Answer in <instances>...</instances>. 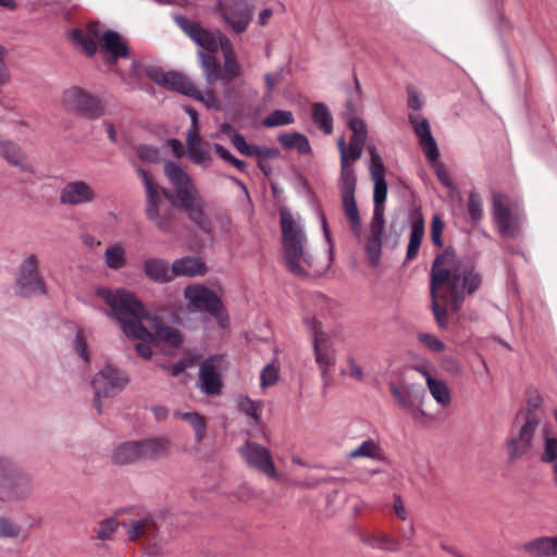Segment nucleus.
Wrapping results in <instances>:
<instances>
[{"instance_id":"nucleus-1","label":"nucleus","mask_w":557,"mask_h":557,"mask_svg":"<svg viewBox=\"0 0 557 557\" xmlns=\"http://www.w3.org/2000/svg\"><path fill=\"white\" fill-rule=\"evenodd\" d=\"M482 276L473 265L457 258L455 251L445 249L438 255L431 268L430 293L432 311L441 329L447 326L448 309L458 313L467 295L480 288Z\"/></svg>"},{"instance_id":"nucleus-2","label":"nucleus","mask_w":557,"mask_h":557,"mask_svg":"<svg viewBox=\"0 0 557 557\" xmlns=\"http://www.w3.org/2000/svg\"><path fill=\"white\" fill-rule=\"evenodd\" d=\"M97 295L110 307L112 315L120 322L124 334L137 339L151 338L152 334L143 325L150 315L145 305L132 292L117 288H98Z\"/></svg>"},{"instance_id":"nucleus-3","label":"nucleus","mask_w":557,"mask_h":557,"mask_svg":"<svg viewBox=\"0 0 557 557\" xmlns=\"http://www.w3.org/2000/svg\"><path fill=\"white\" fill-rule=\"evenodd\" d=\"M164 174L174 188L173 205L184 210L188 219L203 233L211 232V221L205 213V201L190 175L178 164L166 161Z\"/></svg>"},{"instance_id":"nucleus-4","label":"nucleus","mask_w":557,"mask_h":557,"mask_svg":"<svg viewBox=\"0 0 557 557\" xmlns=\"http://www.w3.org/2000/svg\"><path fill=\"white\" fill-rule=\"evenodd\" d=\"M71 39L88 58L94 57L100 49L106 62L111 66L115 65L117 60L129 55L128 45L122 36L115 30L102 33L98 22H89L84 28L73 29Z\"/></svg>"},{"instance_id":"nucleus-5","label":"nucleus","mask_w":557,"mask_h":557,"mask_svg":"<svg viewBox=\"0 0 557 557\" xmlns=\"http://www.w3.org/2000/svg\"><path fill=\"white\" fill-rule=\"evenodd\" d=\"M283 260L290 273L306 276L312 267V257L306 248L307 237L300 223L287 208L280 210Z\"/></svg>"},{"instance_id":"nucleus-6","label":"nucleus","mask_w":557,"mask_h":557,"mask_svg":"<svg viewBox=\"0 0 557 557\" xmlns=\"http://www.w3.org/2000/svg\"><path fill=\"white\" fill-rule=\"evenodd\" d=\"M137 173L146 188V207L147 218L154 223L157 228L163 233L173 231L174 214L170 208L161 209L163 198L169 199L173 203V194L160 187L152 176L143 168L137 169Z\"/></svg>"},{"instance_id":"nucleus-7","label":"nucleus","mask_w":557,"mask_h":557,"mask_svg":"<svg viewBox=\"0 0 557 557\" xmlns=\"http://www.w3.org/2000/svg\"><path fill=\"white\" fill-rule=\"evenodd\" d=\"M302 322L312 339L314 361L321 372L323 385L327 386L331 381L330 372L336 364V349L331 336L322 330V324L315 317L308 314Z\"/></svg>"},{"instance_id":"nucleus-8","label":"nucleus","mask_w":557,"mask_h":557,"mask_svg":"<svg viewBox=\"0 0 557 557\" xmlns=\"http://www.w3.org/2000/svg\"><path fill=\"white\" fill-rule=\"evenodd\" d=\"M184 295L188 300V309L190 311L208 312L216 320L221 329L228 326L230 320L224 305L213 290L203 285L195 284L187 286Z\"/></svg>"},{"instance_id":"nucleus-9","label":"nucleus","mask_w":557,"mask_h":557,"mask_svg":"<svg viewBox=\"0 0 557 557\" xmlns=\"http://www.w3.org/2000/svg\"><path fill=\"white\" fill-rule=\"evenodd\" d=\"M32 490L30 478L18 472L10 461L0 458V499H22L27 497Z\"/></svg>"},{"instance_id":"nucleus-10","label":"nucleus","mask_w":557,"mask_h":557,"mask_svg":"<svg viewBox=\"0 0 557 557\" xmlns=\"http://www.w3.org/2000/svg\"><path fill=\"white\" fill-rule=\"evenodd\" d=\"M62 103L67 111L88 120H96L104 113V103L102 100L77 86L64 90Z\"/></svg>"},{"instance_id":"nucleus-11","label":"nucleus","mask_w":557,"mask_h":557,"mask_svg":"<svg viewBox=\"0 0 557 557\" xmlns=\"http://www.w3.org/2000/svg\"><path fill=\"white\" fill-rule=\"evenodd\" d=\"M492 215L502 236L513 238L520 231V215L513 210L510 198L502 193L492 194Z\"/></svg>"},{"instance_id":"nucleus-12","label":"nucleus","mask_w":557,"mask_h":557,"mask_svg":"<svg viewBox=\"0 0 557 557\" xmlns=\"http://www.w3.org/2000/svg\"><path fill=\"white\" fill-rule=\"evenodd\" d=\"M91 384L95 389L92 404L98 413H101L100 398L114 397L120 394L128 384V377L122 370L113 366H107L95 375Z\"/></svg>"},{"instance_id":"nucleus-13","label":"nucleus","mask_w":557,"mask_h":557,"mask_svg":"<svg viewBox=\"0 0 557 557\" xmlns=\"http://www.w3.org/2000/svg\"><path fill=\"white\" fill-rule=\"evenodd\" d=\"M121 525L125 529L128 540L141 543L147 553L157 555L161 547L159 545V530L152 516L123 521Z\"/></svg>"},{"instance_id":"nucleus-14","label":"nucleus","mask_w":557,"mask_h":557,"mask_svg":"<svg viewBox=\"0 0 557 557\" xmlns=\"http://www.w3.org/2000/svg\"><path fill=\"white\" fill-rule=\"evenodd\" d=\"M214 11L221 14L236 34L247 30L253 14V8L248 0H219Z\"/></svg>"},{"instance_id":"nucleus-15","label":"nucleus","mask_w":557,"mask_h":557,"mask_svg":"<svg viewBox=\"0 0 557 557\" xmlns=\"http://www.w3.org/2000/svg\"><path fill=\"white\" fill-rule=\"evenodd\" d=\"M238 453L248 467L259 471L268 478L275 479L277 471L270 450L252 441H247Z\"/></svg>"},{"instance_id":"nucleus-16","label":"nucleus","mask_w":557,"mask_h":557,"mask_svg":"<svg viewBox=\"0 0 557 557\" xmlns=\"http://www.w3.org/2000/svg\"><path fill=\"white\" fill-rule=\"evenodd\" d=\"M38 258L29 255L21 264L16 280V293L22 296L45 293V283L38 270Z\"/></svg>"},{"instance_id":"nucleus-17","label":"nucleus","mask_w":557,"mask_h":557,"mask_svg":"<svg viewBox=\"0 0 557 557\" xmlns=\"http://www.w3.org/2000/svg\"><path fill=\"white\" fill-rule=\"evenodd\" d=\"M540 420L534 412H528L523 416V423L518 434L508 441L507 450L511 460L521 458L530 450Z\"/></svg>"},{"instance_id":"nucleus-18","label":"nucleus","mask_w":557,"mask_h":557,"mask_svg":"<svg viewBox=\"0 0 557 557\" xmlns=\"http://www.w3.org/2000/svg\"><path fill=\"white\" fill-rule=\"evenodd\" d=\"M356 185V176L349 177V175H346V178H339L343 211L346 218L348 219L350 231L352 232V234L356 236H360L361 220L357 202L355 199Z\"/></svg>"},{"instance_id":"nucleus-19","label":"nucleus","mask_w":557,"mask_h":557,"mask_svg":"<svg viewBox=\"0 0 557 557\" xmlns=\"http://www.w3.org/2000/svg\"><path fill=\"white\" fill-rule=\"evenodd\" d=\"M147 76L156 84L186 96H197L199 89L183 74L165 72L159 67H149Z\"/></svg>"},{"instance_id":"nucleus-20","label":"nucleus","mask_w":557,"mask_h":557,"mask_svg":"<svg viewBox=\"0 0 557 557\" xmlns=\"http://www.w3.org/2000/svg\"><path fill=\"white\" fill-rule=\"evenodd\" d=\"M388 387L394 400L400 408L412 414L423 412L420 407L425 397V389L422 386L406 384L398 387L395 383H389Z\"/></svg>"},{"instance_id":"nucleus-21","label":"nucleus","mask_w":557,"mask_h":557,"mask_svg":"<svg viewBox=\"0 0 557 557\" xmlns=\"http://www.w3.org/2000/svg\"><path fill=\"white\" fill-rule=\"evenodd\" d=\"M176 23L194 42L208 51V53L218 51L219 39L212 32L202 27L199 23L184 16L176 17Z\"/></svg>"},{"instance_id":"nucleus-22","label":"nucleus","mask_w":557,"mask_h":557,"mask_svg":"<svg viewBox=\"0 0 557 557\" xmlns=\"http://www.w3.org/2000/svg\"><path fill=\"white\" fill-rule=\"evenodd\" d=\"M409 122L413 127L414 134L419 139V145L430 162H434L440 157L437 144L432 136L429 121L417 114L409 115Z\"/></svg>"},{"instance_id":"nucleus-23","label":"nucleus","mask_w":557,"mask_h":557,"mask_svg":"<svg viewBox=\"0 0 557 557\" xmlns=\"http://www.w3.org/2000/svg\"><path fill=\"white\" fill-rule=\"evenodd\" d=\"M97 194L85 181H71L60 191V202L69 206H81L95 201Z\"/></svg>"},{"instance_id":"nucleus-24","label":"nucleus","mask_w":557,"mask_h":557,"mask_svg":"<svg viewBox=\"0 0 557 557\" xmlns=\"http://www.w3.org/2000/svg\"><path fill=\"white\" fill-rule=\"evenodd\" d=\"M221 358L218 356L206 359L199 369V381L202 392L209 396H215L221 393L222 380L219 373Z\"/></svg>"},{"instance_id":"nucleus-25","label":"nucleus","mask_w":557,"mask_h":557,"mask_svg":"<svg viewBox=\"0 0 557 557\" xmlns=\"http://www.w3.org/2000/svg\"><path fill=\"white\" fill-rule=\"evenodd\" d=\"M0 157L21 172L34 173L26 153L20 145L12 140L0 139Z\"/></svg>"},{"instance_id":"nucleus-26","label":"nucleus","mask_w":557,"mask_h":557,"mask_svg":"<svg viewBox=\"0 0 557 557\" xmlns=\"http://www.w3.org/2000/svg\"><path fill=\"white\" fill-rule=\"evenodd\" d=\"M522 549L530 557H557V535L530 540L523 544Z\"/></svg>"},{"instance_id":"nucleus-27","label":"nucleus","mask_w":557,"mask_h":557,"mask_svg":"<svg viewBox=\"0 0 557 557\" xmlns=\"http://www.w3.org/2000/svg\"><path fill=\"white\" fill-rule=\"evenodd\" d=\"M207 272V267L203 261L196 257H184L176 259L172 263L173 280L177 276H202Z\"/></svg>"},{"instance_id":"nucleus-28","label":"nucleus","mask_w":557,"mask_h":557,"mask_svg":"<svg viewBox=\"0 0 557 557\" xmlns=\"http://www.w3.org/2000/svg\"><path fill=\"white\" fill-rule=\"evenodd\" d=\"M424 236V219L421 211L416 210L411 214V232L407 247L406 259L413 260L419 252Z\"/></svg>"},{"instance_id":"nucleus-29","label":"nucleus","mask_w":557,"mask_h":557,"mask_svg":"<svg viewBox=\"0 0 557 557\" xmlns=\"http://www.w3.org/2000/svg\"><path fill=\"white\" fill-rule=\"evenodd\" d=\"M146 276L156 283H170L173 281L172 267L160 258H149L144 262Z\"/></svg>"},{"instance_id":"nucleus-30","label":"nucleus","mask_w":557,"mask_h":557,"mask_svg":"<svg viewBox=\"0 0 557 557\" xmlns=\"http://www.w3.org/2000/svg\"><path fill=\"white\" fill-rule=\"evenodd\" d=\"M417 371L425 377L428 388L435 401L442 407H447L451 401L447 384L442 380L434 379L425 368H417Z\"/></svg>"},{"instance_id":"nucleus-31","label":"nucleus","mask_w":557,"mask_h":557,"mask_svg":"<svg viewBox=\"0 0 557 557\" xmlns=\"http://www.w3.org/2000/svg\"><path fill=\"white\" fill-rule=\"evenodd\" d=\"M140 459L151 460L163 457L168 454L170 442L166 438L153 437L138 441Z\"/></svg>"},{"instance_id":"nucleus-32","label":"nucleus","mask_w":557,"mask_h":557,"mask_svg":"<svg viewBox=\"0 0 557 557\" xmlns=\"http://www.w3.org/2000/svg\"><path fill=\"white\" fill-rule=\"evenodd\" d=\"M239 411L248 417V423L258 426L262 422V411L264 404L262 400H253L246 395H240L236 399Z\"/></svg>"},{"instance_id":"nucleus-33","label":"nucleus","mask_w":557,"mask_h":557,"mask_svg":"<svg viewBox=\"0 0 557 557\" xmlns=\"http://www.w3.org/2000/svg\"><path fill=\"white\" fill-rule=\"evenodd\" d=\"M149 321L153 329V331L149 332L152 334L154 339L162 341L171 347H178L182 344L183 338L178 330L163 324L157 319H150Z\"/></svg>"},{"instance_id":"nucleus-34","label":"nucleus","mask_w":557,"mask_h":557,"mask_svg":"<svg viewBox=\"0 0 557 557\" xmlns=\"http://www.w3.org/2000/svg\"><path fill=\"white\" fill-rule=\"evenodd\" d=\"M112 461L116 465L141 461L138 441L120 444L112 454Z\"/></svg>"},{"instance_id":"nucleus-35","label":"nucleus","mask_w":557,"mask_h":557,"mask_svg":"<svg viewBox=\"0 0 557 557\" xmlns=\"http://www.w3.org/2000/svg\"><path fill=\"white\" fill-rule=\"evenodd\" d=\"M198 57L201 62V69L206 78V82L209 85H213L215 82L221 79L222 76V67L219 61L215 59L212 53H206L202 51L198 52Z\"/></svg>"},{"instance_id":"nucleus-36","label":"nucleus","mask_w":557,"mask_h":557,"mask_svg":"<svg viewBox=\"0 0 557 557\" xmlns=\"http://www.w3.org/2000/svg\"><path fill=\"white\" fill-rule=\"evenodd\" d=\"M362 543L366 545L386 552H398L400 549V542L386 534H364L361 536Z\"/></svg>"},{"instance_id":"nucleus-37","label":"nucleus","mask_w":557,"mask_h":557,"mask_svg":"<svg viewBox=\"0 0 557 557\" xmlns=\"http://www.w3.org/2000/svg\"><path fill=\"white\" fill-rule=\"evenodd\" d=\"M174 417L189 423L195 432V440L201 443L206 436L207 421L203 416L198 412H174Z\"/></svg>"},{"instance_id":"nucleus-38","label":"nucleus","mask_w":557,"mask_h":557,"mask_svg":"<svg viewBox=\"0 0 557 557\" xmlns=\"http://www.w3.org/2000/svg\"><path fill=\"white\" fill-rule=\"evenodd\" d=\"M278 141L286 149H296L300 154H309L311 147L308 138L299 133H286L278 136Z\"/></svg>"},{"instance_id":"nucleus-39","label":"nucleus","mask_w":557,"mask_h":557,"mask_svg":"<svg viewBox=\"0 0 557 557\" xmlns=\"http://www.w3.org/2000/svg\"><path fill=\"white\" fill-rule=\"evenodd\" d=\"M371 178L374 183L373 189V206L374 208H385V201L387 197V183L385 180V171L379 170L376 172L372 171Z\"/></svg>"},{"instance_id":"nucleus-40","label":"nucleus","mask_w":557,"mask_h":557,"mask_svg":"<svg viewBox=\"0 0 557 557\" xmlns=\"http://www.w3.org/2000/svg\"><path fill=\"white\" fill-rule=\"evenodd\" d=\"M312 120L314 124L325 134L333 131V119L327 107L322 102H315L312 106Z\"/></svg>"},{"instance_id":"nucleus-41","label":"nucleus","mask_w":557,"mask_h":557,"mask_svg":"<svg viewBox=\"0 0 557 557\" xmlns=\"http://www.w3.org/2000/svg\"><path fill=\"white\" fill-rule=\"evenodd\" d=\"M347 457L350 459H357V458L380 459L381 448H380V445L374 440H368V441H364L357 448L350 450L347 454Z\"/></svg>"},{"instance_id":"nucleus-42","label":"nucleus","mask_w":557,"mask_h":557,"mask_svg":"<svg viewBox=\"0 0 557 557\" xmlns=\"http://www.w3.org/2000/svg\"><path fill=\"white\" fill-rule=\"evenodd\" d=\"M106 264L112 270H119L126 263L125 249L121 244L107 248L104 253Z\"/></svg>"},{"instance_id":"nucleus-43","label":"nucleus","mask_w":557,"mask_h":557,"mask_svg":"<svg viewBox=\"0 0 557 557\" xmlns=\"http://www.w3.org/2000/svg\"><path fill=\"white\" fill-rule=\"evenodd\" d=\"M243 74V69L239 62L237 61L236 57L224 59V64L222 69V76L221 79L223 81V85L225 87V90L228 91L230 83L240 76Z\"/></svg>"},{"instance_id":"nucleus-44","label":"nucleus","mask_w":557,"mask_h":557,"mask_svg":"<svg viewBox=\"0 0 557 557\" xmlns=\"http://www.w3.org/2000/svg\"><path fill=\"white\" fill-rule=\"evenodd\" d=\"M294 115L290 111L275 110L262 120L265 127H276L294 123Z\"/></svg>"},{"instance_id":"nucleus-45","label":"nucleus","mask_w":557,"mask_h":557,"mask_svg":"<svg viewBox=\"0 0 557 557\" xmlns=\"http://www.w3.org/2000/svg\"><path fill=\"white\" fill-rule=\"evenodd\" d=\"M542 460L547 463H554V471L557 473V437L545 436L544 451Z\"/></svg>"},{"instance_id":"nucleus-46","label":"nucleus","mask_w":557,"mask_h":557,"mask_svg":"<svg viewBox=\"0 0 557 557\" xmlns=\"http://www.w3.org/2000/svg\"><path fill=\"white\" fill-rule=\"evenodd\" d=\"M467 207L470 219L473 222L476 223L483 219V205L478 193H470Z\"/></svg>"},{"instance_id":"nucleus-47","label":"nucleus","mask_w":557,"mask_h":557,"mask_svg":"<svg viewBox=\"0 0 557 557\" xmlns=\"http://www.w3.org/2000/svg\"><path fill=\"white\" fill-rule=\"evenodd\" d=\"M189 159L198 165L208 168L211 164L210 153L201 147V144L190 147L187 149Z\"/></svg>"},{"instance_id":"nucleus-48","label":"nucleus","mask_w":557,"mask_h":557,"mask_svg":"<svg viewBox=\"0 0 557 557\" xmlns=\"http://www.w3.org/2000/svg\"><path fill=\"white\" fill-rule=\"evenodd\" d=\"M119 525L120 522L115 518L104 519L96 529L97 537L101 541L109 540Z\"/></svg>"},{"instance_id":"nucleus-49","label":"nucleus","mask_w":557,"mask_h":557,"mask_svg":"<svg viewBox=\"0 0 557 557\" xmlns=\"http://www.w3.org/2000/svg\"><path fill=\"white\" fill-rule=\"evenodd\" d=\"M382 249V237L380 236H371L368 238L366 244V251L368 253L369 260L372 264H376L381 257Z\"/></svg>"},{"instance_id":"nucleus-50","label":"nucleus","mask_w":557,"mask_h":557,"mask_svg":"<svg viewBox=\"0 0 557 557\" xmlns=\"http://www.w3.org/2000/svg\"><path fill=\"white\" fill-rule=\"evenodd\" d=\"M346 364H347V368L345 370H343V374L348 375L352 380H356L359 382L363 381V379H364L363 369L357 362V360L355 359L354 356L348 355L346 357Z\"/></svg>"},{"instance_id":"nucleus-51","label":"nucleus","mask_w":557,"mask_h":557,"mask_svg":"<svg viewBox=\"0 0 557 557\" xmlns=\"http://www.w3.org/2000/svg\"><path fill=\"white\" fill-rule=\"evenodd\" d=\"M280 156L276 148L252 145L248 157H256L259 161L275 159Z\"/></svg>"},{"instance_id":"nucleus-52","label":"nucleus","mask_w":557,"mask_h":557,"mask_svg":"<svg viewBox=\"0 0 557 557\" xmlns=\"http://www.w3.org/2000/svg\"><path fill=\"white\" fill-rule=\"evenodd\" d=\"M384 212L385 208L373 207V215L371 220V236L382 237L385 226Z\"/></svg>"},{"instance_id":"nucleus-53","label":"nucleus","mask_w":557,"mask_h":557,"mask_svg":"<svg viewBox=\"0 0 557 557\" xmlns=\"http://www.w3.org/2000/svg\"><path fill=\"white\" fill-rule=\"evenodd\" d=\"M338 150L341 152V176L339 178H346V175L356 176L352 166L347 165V146L344 138H341L337 143Z\"/></svg>"},{"instance_id":"nucleus-54","label":"nucleus","mask_w":557,"mask_h":557,"mask_svg":"<svg viewBox=\"0 0 557 557\" xmlns=\"http://www.w3.org/2000/svg\"><path fill=\"white\" fill-rule=\"evenodd\" d=\"M136 151H137L138 158H140L143 161H147L150 163H156L159 161V157H160L159 149L153 146L139 145L136 148Z\"/></svg>"},{"instance_id":"nucleus-55","label":"nucleus","mask_w":557,"mask_h":557,"mask_svg":"<svg viewBox=\"0 0 557 557\" xmlns=\"http://www.w3.org/2000/svg\"><path fill=\"white\" fill-rule=\"evenodd\" d=\"M20 533V525L5 517H0V537H17Z\"/></svg>"},{"instance_id":"nucleus-56","label":"nucleus","mask_w":557,"mask_h":557,"mask_svg":"<svg viewBox=\"0 0 557 557\" xmlns=\"http://www.w3.org/2000/svg\"><path fill=\"white\" fill-rule=\"evenodd\" d=\"M419 341L423 344L429 350L433 352H441L445 349V344L432 334H420Z\"/></svg>"},{"instance_id":"nucleus-57","label":"nucleus","mask_w":557,"mask_h":557,"mask_svg":"<svg viewBox=\"0 0 557 557\" xmlns=\"http://www.w3.org/2000/svg\"><path fill=\"white\" fill-rule=\"evenodd\" d=\"M444 230V222L438 215H434L431 223V239L437 247L443 246L442 234Z\"/></svg>"},{"instance_id":"nucleus-58","label":"nucleus","mask_w":557,"mask_h":557,"mask_svg":"<svg viewBox=\"0 0 557 557\" xmlns=\"http://www.w3.org/2000/svg\"><path fill=\"white\" fill-rule=\"evenodd\" d=\"M278 379V373L275 367L268 364L261 372L260 381H261V387L267 388L269 386H272L276 383Z\"/></svg>"},{"instance_id":"nucleus-59","label":"nucleus","mask_w":557,"mask_h":557,"mask_svg":"<svg viewBox=\"0 0 557 557\" xmlns=\"http://www.w3.org/2000/svg\"><path fill=\"white\" fill-rule=\"evenodd\" d=\"M75 351L85 361H89L87 341L83 331H78L75 336Z\"/></svg>"},{"instance_id":"nucleus-60","label":"nucleus","mask_w":557,"mask_h":557,"mask_svg":"<svg viewBox=\"0 0 557 557\" xmlns=\"http://www.w3.org/2000/svg\"><path fill=\"white\" fill-rule=\"evenodd\" d=\"M195 99L203 101V103L210 109H220V100L215 96L214 91L211 89L206 90L205 92L199 90L197 96H191Z\"/></svg>"},{"instance_id":"nucleus-61","label":"nucleus","mask_w":557,"mask_h":557,"mask_svg":"<svg viewBox=\"0 0 557 557\" xmlns=\"http://www.w3.org/2000/svg\"><path fill=\"white\" fill-rule=\"evenodd\" d=\"M232 144L238 150L239 153L247 157L249 156L252 145H249L242 134H235L232 137Z\"/></svg>"},{"instance_id":"nucleus-62","label":"nucleus","mask_w":557,"mask_h":557,"mask_svg":"<svg viewBox=\"0 0 557 557\" xmlns=\"http://www.w3.org/2000/svg\"><path fill=\"white\" fill-rule=\"evenodd\" d=\"M368 152L371 157V163H370V173L372 171L376 172L379 170V166L381 168V171H385V165L383 163V160L377 154L376 149L374 146H368Z\"/></svg>"},{"instance_id":"nucleus-63","label":"nucleus","mask_w":557,"mask_h":557,"mask_svg":"<svg viewBox=\"0 0 557 557\" xmlns=\"http://www.w3.org/2000/svg\"><path fill=\"white\" fill-rule=\"evenodd\" d=\"M141 342L137 343L135 346L136 351L139 356L145 359H149L152 356V349L150 343L154 341L153 337L147 339H140Z\"/></svg>"},{"instance_id":"nucleus-64","label":"nucleus","mask_w":557,"mask_h":557,"mask_svg":"<svg viewBox=\"0 0 557 557\" xmlns=\"http://www.w3.org/2000/svg\"><path fill=\"white\" fill-rule=\"evenodd\" d=\"M393 510L400 520L405 521L408 519V511L399 495H394Z\"/></svg>"}]
</instances>
